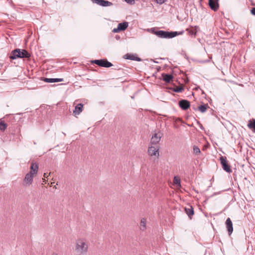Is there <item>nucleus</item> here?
<instances>
[{
    "instance_id": "nucleus-19",
    "label": "nucleus",
    "mask_w": 255,
    "mask_h": 255,
    "mask_svg": "<svg viewBox=\"0 0 255 255\" xmlns=\"http://www.w3.org/2000/svg\"><path fill=\"white\" fill-rule=\"evenodd\" d=\"M146 228V221L145 218H142L140 222V229L144 231Z\"/></svg>"
},
{
    "instance_id": "nucleus-37",
    "label": "nucleus",
    "mask_w": 255,
    "mask_h": 255,
    "mask_svg": "<svg viewBox=\"0 0 255 255\" xmlns=\"http://www.w3.org/2000/svg\"><path fill=\"white\" fill-rule=\"evenodd\" d=\"M191 33L193 34L194 32H191Z\"/></svg>"
},
{
    "instance_id": "nucleus-28",
    "label": "nucleus",
    "mask_w": 255,
    "mask_h": 255,
    "mask_svg": "<svg viewBox=\"0 0 255 255\" xmlns=\"http://www.w3.org/2000/svg\"><path fill=\"white\" fill-rule=\"evenodd\" d=\"M127 3L130 5L134 4V0H124Z\"/></svg>"
},
{
    "instance_id": "nucleus-15",
    "label": "nucleus",
    "mask_w": 255,
    "mask_h": 255,
    "mask_svg": "<svg viewBox=\"0 0 255 255\" xmlns=\"http://www.w3.org/2000/svg\"><path fill=\"white\" fill-rule=\"evenodd\" d=\"M44 82L47 83H55V82H59L63 81V79L62 78H43V80Z\"/></svg>"
},
{
    "instance_id": "nucleus-7",
    "label": "nucleus",
    "mask_w": 255,
    "mask_h": 255,
    "mask_svg": "<svg viewBox=\"0 0 255 255\" xmlns=\"http://www.w3.org/2000/svg\"><path fill=\"white\" fill-rule=\"evenodd\" d=\"M93 3H96L102 6H110L113 5V3L105 0H91Z\"/></svg>"
},
{
    "instance_id": "nucleus-18",
    "label": "nucleus",
    "mask_w": 255,
    "mask_h": 255,
    "mask_svg": "<svg viewBox=\"0 0 255 255\" xmlns=\"http://www.w3.org/2000/svg\"><path fill=\"white\" fill-rule=\"evenodd\" d=\"M162 76L163 80L167 83H169L173 78L172 75L168 74H162Z\"/></svg>"
},
{
    "instance_id": "nucleus-20",
    "label": "nucleus",
    "mask_w": 255,
    "mask_h": 255,
    "mask_svg": "<svg viewBox=\"0 0 255 255\" xmlns=\"http://www.w3.org/2000/svg\"><path fill=\"white\" fill-rule=\"evenodd\" d=\"M185 211L188 216L191 218L190 216L194 214V210L192 207L189 208H185Z\"/></svg>"
},
{
    "instance_id": "nucleus-34",
    "label": "nucleus",
    "mask_w": 255,
    "mask_h": 255,
    "mask_svg": "<svg viewBox=\"0 0 255 255\" xmlns=\"http://www.w3.org/2000/svg\"><path fill=\"white\" fill-rule=\"evenodd\" d=\"M52 255H57V254H56V253H53V254H52Z\"/></svg>"
},
{
    "instance_id": "nucleus-16",
    "label": "nucleus",
    "mask_w": 255,
    "mask_h": 255,
    "mask_svg": "<svg viewBox=\"0 0 255 255\" xmlns=\"http://www.w3.org/2000/svg\"><path fill=\"white\" fill-rule=\"evenodd\" d=\"M83 107V104H79L75 108V110L73 111V113L76 115H79L82 111V108Z\"/></svg>"
},
{
    "instance_id": "nucleus-36",
    "label": "nucleus",
    "mask_w": 255,
    "mask_h": 255,
    "mask_svg": "<svg viewBox=\"0 0 255 255\" xmlns=\"http://www.w3.org/2000/svg\"><path fill=\"white\" fill-rule=\"evenodd\" d=\"M191 33L193 34L194 32H191Z\"/></svg>"
},
{
    "instance_id": "nucleus-31",
    "label": "nucleus",
    "mask_w": 255,
    "mask_h": 255,
    "mask_svg": "<svg viewBox=\"0 0 255 255\" xmlns=\"http://www.w3.org/2000/svg\"><path fill=\"white\" fill-rule=\"evenodd\" d=\"M251 13L254 15H255V7H253L251 10Z\"/></svg>"
},
{
    "instance_id": "nucleus-24",
    "label": "nucleus",
    "mask_w": 255,
    "mask_h": 255,
    "mask_svg": "<svg viewBox=\"0 0 255 255\" xmlns=\"http://www.w3.org/2000/svg\"><path fill=\"white\" fill-rule=\"evenodd\" d=\"M7 127V125L3 121L0 122V130L4 131Z\"/></svg>"
},
{
    "instance_id": "nucleus-14",
    "label": "nucleus",
    "mask_w": 255,
    "mask_h": 255,
    "mask_svg": "<svg viewBox=\"0 0 255 255\" xmlns=\"http://www.w3.org/2000/svg\"><path fill=\"white\" fill-rule=\"evenodd\" d=\"M38 169V165L34 162H32L30 165V171L29 173L32 174L33 175H35L37 174Z\"/></svg>"
},
{
    "instance_id": "nucleus-27",
    "label": "nucleus",
    "mask_w": 255,
    "mask_h": 255,
    "mask_svg": "<svg viewBox=\"0 0 255 255\" xmlns=\"http://www.w3.org/2000/svg\"><path fill=\"white\" fill-rule=\"evenodd\" d=\"M182 90H183V88H181V87H176V88L174 89V91L175 92H178V93H179V92H181L182 91Z\"/></svg>"
},
{
    "instance_id": "nucleus-6",
    "label": "nucleus",
    "mask_w": 255,
    "mask_h": 255,
    "mask_svg": "<svg viewBox=\"0 0 255 255\" xmlns=\"http://www.w3.org/2000/svg\"><path fill=\"white\" fill-rule=\"evenodd\" d=\"M220 161L221 164L222 165V167L225 171L228 173H231L232 172V170L231 169L230 165L228 164L226 157L221 156L220 157Z\"/></svg>"
},
{
    "instance_id": "nucleus-1",
    "label": "nucleus",
    "mask_w": 255,
    "mask_h": 255,
    "mask_svg": "<svg viewBox=\"0 0 255 255\" xmlns=\"http://www.w3.org/2000/svg\"><path fill=\"white\" fill-rule=\"evenodd\" d=\"M89 247V241L86 238H79L75 241V251L78 255H86Z\"/></svg>"
},
{
    "instance_id": "nucleus-8",
    "label": "nucleus",
    "mask_w": 255,
    "mask_h": 255,
    "mask_svg": "<svg viewBox=\"0 0 255 255\" xmlns=\"http://www.w3.org/2000/svg\"><path fill=\"white\" fill-rule=\"evenodd\" d=\"M161 137V133L160 132L155 133L152 136L151 139V144L156 145L158 143Z\"/></svg>"
},
{
    "instance_id": "nucleus-29",
    "label": "nucleus",
    "mask_w": 255,
    "mask_h": 255,
    "mask_svg": "<svg viewBox=\"0 0 255 255\" xmlns=\"http://www.w3.org/2000/svg\"><path fill=\"white\" fill-rule=\"evenodd\" d=\"M155 1H156V2L157 3H159L160 4H161L163 3H164L166 1H167V0H154Z\"/></svg>"
},
{
    "instance_id": "nucleus-21",
    "label": "nucleus",
    "mask_w": 255,
    "mask_h": 255,
    "mask_svg": "<svg viewBox=\"0 0 255 255\" xmlns=\"http://www.w3.org/2000/svg\"><path fill=\"white\" fill-rule=\"evenodd\" d=\"M207 108H209V106H208V105L204 104V105L199 106L198 108H199V111L201 112L204 113L206 111Z\"/></svg>"
},
{
    "instance_id": "nucleus-10",
    "label": "nucleus",
    "mask_w": 255,
    "mask_h": 255,
    "mask_svg": "<svg viewBox=\"0 0 255 255\" xmlns=\"http://www.w3.org/2000/svg\"><path fill=\"white\" fill-rule=\"evenodd\" d=\"M226 226L229 235H231L233 231V223L230 218H228L226 221Z\"/></svg>"
},
{
    "instance_id": "nucleus-35",
    "label": "nucleus",
    "mask_w": 255,
    "mask_h": 255,
    "mask_svg": "<svg viewBox=\"0 0 255 255\" xmlns=\"http://www.w3.org/2000/svg\"><path fill=\"white\" fill-rule=\"evenodd\" d=\"M153 61L154 62V63H157V62H156L154 60H153Z\"/></svg>"
},
{
    "instance_id": "nucleus-9",
    "label": "nucleus",
    "mask_w": 255,
    "mask_h": 255,
    "mask_svg": "<svg viewBox=\"0 0 255 255\" xmlns=\"http://www.w3.org/2000/svg\"><path fill=\"white\" fill-rule=\"evenodd\" d=\"M33 176L34 175L29 172L26 174L24 179V182L25 183V185L26 186H29L31 184L33 181Z\"/></svg>"
},
{
    "instance_id": "nucleus-26",
    "label": "nucleus",
    "mask_w": 255,
    "mask_h": 255,
    "mask_svg": "<svg viewBox=\"0 0 255 255\" xmlns=\"http://www.w3.org/2000/svg\"><path fill=\"white\" fill-rule=\"evenodd\" d=\"M147 30L149 32L155 34V32H156L157 30H156V28L155 27L151 28L150 29H147Z\"/></svg>"
},
{
    "instance_id": "nucleus-3",
    "label": "nucleus",
    "mask_w": 255,
    "mask_h": 255,
    "mask_svg": "<svg viewBox=\"0 0 255 255\" xmlns=\"http://www.w3.org/2000/svg\"><path fill=\"white\" fill-rule=\"evenodd\" d=\"M182 33V32L178 33L177 31L168 32L164 30H157L156 32H155V35L161 38H171Z\"/></svg>"
},
{
    "instance_id": "nucleus-23",
    "label": "nucleus",
    "mask_w": 255,
    "mask_h": 255,
    "mask_svg": "<svg viewBox=\"0 0 255 255\" xmlns=\"http://www.w3.org/2000/svg\"><path fill=\"white\" fill-rule=\"evenodd\" d=\"M248 126L250 128L254 129L255 132V120H253V122H250Z\"/></svg>"
},
{
    "instance_id": "nucleus-12",
    "label": "nucleus",
    "mask_w": 255,
    "mask_h": 255,
    "mask_svg": "<svg viewBox=\"0 0 255 255\" xmlns=\"http://www.w3.org/2000/svg\"><path fill=\"white\" fill-rule=\"evenodd\" d=\"M219 0H209V4L211 8L214 10L216 11L219 8Z\"/></svg>"
},
{
    "instance_id": "nucleus-2",
    "label": "nucleus",
    "mask_w": 255,
    "mask_h": 255,
    "mask_svg": "<svg viewBox=\"0 0 255 255\" xmlns=\"http://www.w3.org/2000/svg\"><path fill=\"white\" fill-rule=\"evenodd\" d=\"M30 54L24 49H16L11 52L9 58L11 59H16L17 58H29Z\"/></svg>"
},
{
    "instance_id": "nucleus-4",
    "label": "nucleus",
    "mask_w": 255,
    "mask_h": 255,
    "mask_svg": "<svg viewBox=\"0 0 255 255\" xmlns=\"http://www.w3.org/2000/svg\"><path fill=\"white\" fill-rule=\"evenodd\" d=\"M148 154L151 156H155L158 157L159 155V147L157 145L151 144L148 149Z\"/></svg>"
},
{
    "instance_id": "nucleus-30",
    "label": "nucleus",
    "mask_w": 255,
    "mask_h": 255,
    "mask_svg": "<svg viewBox=\"0 0 255 255\" xmlns=\"http://www.w3.org/2000/svg\"><path fill=\"white\" fill-rule=\"evenodd\" d=\"M112 31L114 33H117L120 31V29H119L118 27L117 28H114L112 30Z\"/></svg>"
},
{
    "instance_id": "nucleus-22",
    "label": "nucleus",
    "mask_w": 255,
    "mask_h": 255,
    "mask_svg": "<svg viewBox=\"0 0 255 255\" xmlns=\"http://www.w3.org/2000/svg\"><path fill=\"white\" fill-rule=\"evenodd\" d=\"M173 183H174V184L175 185H176L178 186H179V187L181 186L180 179L179 177H177V176H175L174 177Z\"/></svg>"
},
{
    "instance_id": "nucleus-25",
    "label": "nucleus",
    "mask_w": 255,
    "mask_h": 255,
    "mask_svg": "<svg viewBox=\"0 0 255 255\" xmlns=\"http://www.w3.org/2000/svg\"><path fill=\"white\" fill-rule=\"evenodd\" d=\"M193 152L195 154L198 155V154H199L200 153L201 151H200V148L198 147H197L196 146H194V147H193Z\"/></svg>"
},
{
    "instance_id": "nucleus-33",
    "label": "nucleus",
    "mask_w": 255,
    "mask_h": 255,
    "mask_svg": "<svg viewBox=\"0 0 255 255\" xmlns=\"http://www.w3.org/2000/svg\"><path fill=\"white\" fill-rule=\"evenodd\" d=\"M219 194V193H216V192H215V193H214L213 194V196H214V195H218V194Z\"/></svg>"
},
{
    "instance_id": "nucleus-17",
    "label": "nucleus",
    "mask_w": 255,
    "mask_h": 255,
    "mask_svg": "<svg viewBox=\"0 0 255 255\" xmlns=\"http://www.w3.org/2000/svg\"><path fill=\"white\" fill-rule=\"evenodd\" d=\"M128 22H123L119 23L118 27L120 31H124L128 27Z\"/></svg>"
},
{
    "instance_id": "nucleus-5",
    "label": "nucleus",
    "mask_w": 255,
    "mask_h": 255,
    "mask_svg": "<svg viewBox=\"0 0 255 255\" xmlns=\"http://www.w3.org/2000/svg\"><path fill=\"white\" fill-rule=\"evenodd\" d=\"M92 62L103 67L109 68L113 66L111 62L105 59L95 60Z\"/></svg>"
},
{
    "instance_id": "nucleus-13",
    "label": "nucleus",
    "mask_w": 255,
    "mask_h": 255,
    "mask_svg": "<svg viewBox=\"0 0 255 255\" xmlns=\"http://www.w3.org/2000/svg\"><path fill=\"white\" fill-rule=\"evenodd\" d=\"M124 58L126 59L134 60L136 61H140L141 59L137 56H135L132 54H127L124 56Z\"/></svg>"
},
{
    "instance_id": "nucleus-32",
    "label": "nucleus",
    "mask_w": 255,
    "mask_h": 255,
    "mask_svg": "<svg viewBox=\"0 0 255 255\" xmlns=\"http://www.w3.org/2000/svg\"><path fill=\"white\" fill-rule=\"evenodd\" d=\"M44 177L45 178H47V177H48V175H47V173H45L44 174Z\"/></svg>"
},
{
    "instance_id": "nucleus-11",
    "label": "nucleus",
    "mask_w": 255,
    "mask_h": 255,
    "mask_svg": "<svg viewBox=\"0 0 255 255\" xmlns=\"http://www.w3.org/2000/svg\"><path fill=\"white\" fill-rule=\"evenodd\" d=\"M179 107L184 110H187L190 107V102L186 100H181L179 102Z\"/></svg>"
}]
</instances>
